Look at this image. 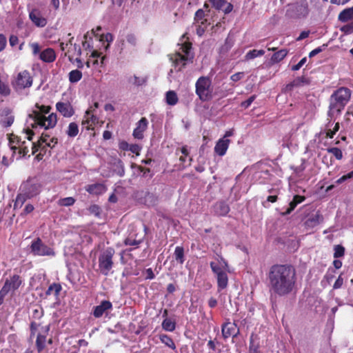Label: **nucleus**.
Listing matches in <instances>:
<instances>
[{"instance_id":"obj_1","label":"nucleus","mask_w":353,"mask_h":353,"mask_svg":"<svg viewBox=\"0 0 353 353\" xmlns=\"http://www.w3.org/2000/svg\"><path fill=\"white\" fill-rule=\"evenodd\" d=\"M267 280L270 291L279 296H287L296 290V271L292 265H272L267 274Z\"/></svg>"},{"instance_id":"obj_2","label":"nucleus","mask_w":353,"mask_h":353,"mask_svg":"<svg viewBox=\"0 0 353 353\" xmlns=\"http://www.w3.org/2000/svg\"><path fill=\"white\" fill-rule=\"evenodd\" d=\"M37 108L29 114V118L32 119L34 123L31 124L32 128L37 127L43 128L45 130L52 129L57 125V115L56 113H51L46 116L51 110L50 105L35 104Z\"/></svg>"},{"instance_id":"obj_3","label":"nucleus","mask_w":353,"mask_h":353,"mask_svg":"<svg viewBox=\"0 0 353 353\" xmlns=\"http://www.w3.org/2000/svg\"><path fill=\"white\" fill-rule=\"evenodd\" d=\"M41 189V184L36 177L28 178L23 182L19 188V193L17 194L14 208H20L26 201L31 199L39 194Z\"/></svg>"},{"instance_id":"obj_4","label":"nucleus","mask_w":353,"mask_h":353,"mask_svg":"<svg viewBox=\"0 0 353 353\" xmlns=\"http://www.w3.org/2000/svg\"><path fill=\"white\" fill-rule=\"evenodd\" d=\"M351 95V90L346 87H341L334 91L330 98L328 116L332 118L340 114L350 101Z\"/></svg>"},{"instance_id":"obj_5","label":"nucleus","mask_w":353,"mask_h":353,"mask_svg":"<svg viewBox=\"0 0 353 353\" xmlns=\"http://www.w3.org/2000/svg\"><path fill=\"white\" fill-rule=\"evenodd\" d=\"M195 92L201 101H210L213 97L211 79L208 77H200L195 83Z\"/></svg>"},{"instance_id":"obj_6","label":"nucleus","mask_w":353,"mask_h":353,"mask_svg":"<svg viewBox=\"0 0 353 353\" xmlns=\"http://www.w3.org/2000/svg\"><path fill=\"white\" fill-rule=\"evenodd\" d=\"M30 253L34 256L54 257L56 252L52 246L46 244L40 237L34 239L29 245Z\"/></svg>"},{"instance_id":"obj_7","label":"nucleus","mask_w":353,"mask_h":353,"mask_svg":"<svg viewBox=\"0 0 353 353\" xmlns=\"http://www.w3.org/2000/svg\"><path fill=\"white\" fill-rule=\"evenodd\" d=\"M310 13L309 2L307 0H299L290 3L288 6L287 14L292 18H305Z\"/></svg>"},{"instance_id":"obj_8","label":"nucleus","mask_w":353,"mask_h":353,"mask_svg":"<svg viewBox=\"0 0 353 353\" xmlns=\"http://www.w3.org/2000/svg\"><path fill=\"white\" fill-rule=\"evenodd\" d=\"M33 79L29 71L25 70L19 72L12 80L11 85L16 92H20L32 85Z\"/></svg>"},{"instance_id":"obj_9","label":"nucleus","mask_w":353,"mask_h":353,"mask_svg":"<svg viewBox=\"0 0 353 353\" xmlns=\"http://www.w3.org/2000/svg\"><path fill=\"white\" fill-rule=\"evenodd\" d=\"M114 251L112 248H108L104 250L99 257V268L100 272L105 276H108L113 267V256Z\"/></svg>"},{"instance_id":"obj_10","label":"nucleus","mask_w":353,"mask_h":353,"mask_svg":"<svg viewBox=\"0 0 353 353\" xmlns=\"http://www.w3.org/2000/svg\"><path fill=\"white\" fill-rule=\"evenodd\" d=\"M170 59L172 62V65L176 71H181L185 68L188 61L192 62V59H189L188 57L183 55L180 52H176L170 55Z\"/></svg>"},{"instance_id":"obj_11","label":"nucleus","mask_w":353,"mask_h":353,"mask_svg":"<svg viewBox=\"0 0 353 353\" xmlns=\"http://www.w3.org/2000/svg\"><path fill=\"white\" fill-rule=\"evenodd\" d=\"M22 280L19 275L14 274L10 277V279H7L4 283L3 292H6L8 293L10 291H14L17 290L21 285Z\"/></svg>"},{"instance_id":"obj_12","label":"nucleus","mask_w":353,"mask_h":353,"mask_svg":"<svg viewBox=\"0 0 353 353\" xmlns=\"http://www.w3.org/2000/svg\"><path fill=\"white\" fill-rule=\"evenodd\" d=\"M148 126V121L145 117H142L137 123L134 129L132 136L134 139L141 140L144 138V132Z\"/></svg>"},{"instance_id":"obj_13","label":"nucleus","mask_w":353,"mask_h":353,"mask_svg":"<svg viewBox=\"0 0 353 353\" xmlns=\"http://www.w3.org/2000/svg\"><path fill=\"white\" fill-rule=\"evenodd\" d=\"M29 18L37 27L43 28L47 24V19L42 16L41 12L39 9L33 8L29 12Z\"/></svg>"},{"instance_id":"obj_14","label":"nucleus","mask_w":353,"mask_h":353,"mask_svg":"<svg viewBox=\"0 0 353 353\" xmlns=\"http://www.w3.org/2000/svg\"><path fill=\"white\" fill-rule=\"evenodd\" d=\"M56 109L64 117L70 118L74 114V110L69 102H57L56 103Z\"/></svg>"},{"instance_id":"obj_15","label":"nucleus","mask_w":353,"mask_h":353,"mask_svg":"<svg viewBox=\"0 0 353 353\" xmlns=\"http://www.w3.org/2000/svg\"><path fill=\"white\" fill-rule=\"evenodd\" d=\"M85 190L92 195H101L105 193L108 188L103 183H95L93 184L87 185L85 187Z\"/></svg>"},{"instance_id":"obj_16","label":"nucleus","mask_w":353,"mask_h":353,"mask_svg":"<svg viewBox=\"0 0 353 353\" xmlns=\"http://www.w3.org/2000/svg\"><path fill=\"white\" fill-rule=\"evenodd\" d=\"M236 327L237 325L235 323H231L230 321L224 323L221 327V333L224 339H227L230 336H236L239 333V331L235 333Z\"/></svg>"},{"instance_id":"obj_17","label":"nucleus","mask_w":353,"mask_h":353,"mask_svg":"<svg viewBox=\"0 0 353 353\" xmlns=\"http://www.w3.org/2000/svg\"><path fill=\"white\" fill-rule=\"evenodd\" d=\"M112 307V304L110 301H102L100 305L94 307L92 314L95 318H100L106 311L111 310Z\"/></svg>"},{"instance_id":"obj_18","label":"nucleus","mask_w":353,"mask_h":353,"mask_svg":"<svg viewBox=\"0 0 353 353\" xmlns=\"http://www.w3.org/2000/svg\"><path fill=\"white\" fill-rule=\"evenodd\" d=\"M212 6L217 10H222L225 14L232 12L233 6L230 3H228L225 0H208Z\"/></svg>"},{"instance_id":"obj_19","label":"nucleus","mask_w":353,"mask_h":353,"mask_svg":"<svg viewBox=\"0 0 353 353\" xmlns=\"http://www.w3.org/2000/svg\"><path fill=\"white\" fill-rule=\"evenodd\" d=\"M230 143V140L228 139H220L214 146V152L221 157L225 155L229 148Z\"/></svg>"},{"instance_id":"obj_20","label":"nucleus","mask_w":353,"mask_h":353,"mask_svg":"<svg viewBox=\"0 0 353 353\" xmlns=\"http://www.w3.org/2000/svg\"><path fill=\"white\" fill-rule=\"evenodd\" d=\"M2 115L4 118L1 121V125L4 128H8L12 125L14 121V116L12 114V111L9 108H6L3 110Z\"/></svg>"},{"instance_id":"obj_21","label":"nucleus","mask_w":353,"mask_h":353,"mask_svg":"<svg viewBox=\"0 0 353 353\" xmlns=\"http://www.w3.org/2000/svg\"><path fill=\"white\" fill-rule=\"evenodd\" d=\"M310 83L309 79L304 76L298 77L294 79L292 82L289 83L285 85V90L286 92L292 91L295 87H300L303 85H307Z\"/></svg>"},{"instance_id":"obj_22","label":"nucleus","mask_w":353,"mask_h":353,"mask_svg":"<svg viewBox=\"0 0 353 353\" xmlns=\"http://www.w3.org/2000/svg\"><path fill=\"white\" fill-rule=\"evenodd\" d=\"M50 137V135L49 134L43 132L41 137H39V140L37 142H33L32 144V154H35L37 151H39V149L43 150L46 148V146H43V148L41 147L44 144V143L48 141Z\"/></svg>"},{"instance_id":"obj_23","label":"nucleus","mask_w":353,"mask_h":353,"mask_svg":"<svg viewBox=\"0 0 353 353\" xmlns=\"http://www.w3.org/2000/svg\"><path fill=\"white\" fill-rule=\"evenodd\" d=\"M323 221V216L317 212L315 214L310 216L304 223L307 228H313Z\"/></svg>"},{"instance_id":"obj_24","label":"nucleus","mask_w":353,"mask_h":353,"mask_svg":"<svg viewBox=\"0 0 353 353\" xmlns=\"http://www.w3.org/2000/svg\"><path fill=\"white\" fill-rule=\"evenodd\" d=\"M305 200V197L304 196L301 195H295L293 197V199L290 203H289V207L287 208V210L281 212V214L282 216H286L290 214L297 206L298 204L303 202Z\"/></svg>"},{"instance_id":"obj_25","label":"nucleus","mask_w":353,"mask_h":353,"mask_svg":"<svg viewBox=\"0 0 353 353\" xmlns=\"http://www.w3.org/2000/svg\"><path fill=\"white\" fill-rule=\"evenodd\" d=\"M39 59L46 63H52L56 59V53L52 48H48L39 54Z\"/></svg>"},{"instance_id":"obj_26","label":"nucleus","mask_w":353,"mask_h":353,"mask_svg":"<svg viewBox=\"0 0 353 353\" xmlns=\"http://www.w3.org/2000/svg\"><path fill=\"white\" fill-rule=\"evenodd\" d=\"M48 331L49 327L48 326L44 334L39 333L37 336L35 345L39 353L41 352L45 349Z\"/></svg>"},{"instance_id":"obj_27","label":"nucleus","mask_w":353,"mask_h":353,"mask_svg":"<svg viewBox=\"0 0 353 353\" xmlns=\"http://www.w3.org/2000/svg\"><path fill=\"white\" fill-rule=\"evenodd\" d=\"M230 212L229 205L224 201L217 202L214 205V213L217 216H224Z\"/></svg>"},{"instance_id":"obj_28","label":"nucleus","mask_w":353,"mask_h":353,"mask_svg":"<svg viewBox=\"0 0 353 353\" xmlns=\"http://www.w3.org/2000/svg\"><path fill=\"white\" fill-rule=\"evenodd\" d=\"M259 337L252 332L250 337L249 350L250 353H260L259 349Z\"/></svg>"},{"instance_id":"obj_29","label":"nucleus","mask_w":353,"mask_h":353,"mask_svg":"<svg viewBox=\"0 0 353 353\" xmlns=\"http://www.w3.org/2000/svg\"><path fill=\"white\" fill-rule=\"evenodd\" d=\"M338 20L343 23L353 20V6L343 10L338 16Z\"/></svg>"},{"instance_id":"obj_30","label":"nucleus","mask_w":353,"mask_h":353,"mask_svg":"<svg viewBox=\"0 0 353 353\" xmlns=\"http://www.w3.org/2000/svg\"><path fill=\"white\" fill-rule=\"evenodd\" d=\"M61 290L62 286L59 283H53L49 285L48 290L46 291V295L48 296L53 294L57 299Z\"/></svg>"},{"instance_id":"obj_31","label":"nucleus","mask_w":353,"mask_h":353,"mask_svg":"<svg viewBox=\"0 0 353 353\" xmlns=\"http://www.w3.org/2000/svg\"><path fill=\"white\" fill-rule=\"evenodd\" d=\"M8 141L9 146L10 150L12 151V156H14L17 152V148H19L18 145L21 143V140L18 136L11 134L8 137Z\"/></svg>"},{"instance_id":"obj_32","label":"nucleus","mask_w":353,"mask_h":353,"mask_svg":"<svg viewBox=\"0 0 353 353\" xmlns=\"http://www.w3.org/2000/svg\"><path fill=\"white\" fill-rule=\"evenodd\" d=\"M217 280V288L218 291H221L225 289L228 285V276L227 272L221 274L216 276Z\"/></svg>"},{"instance_id":"obj_33","label":"nucleus","mask_w":353,"mask_h":353,"mask_svg":"<svg viewBox=\"0 0 353 353\" xmlns=\"http://www.w3.org/2000/svg\"><path fill=\"white\" fill-rule=\"evenodd\" d=\"M174 256L177 263L182 265L185 261L184 248L182 246H176L174 250Z\"/></svg>"},{"instance_id":"obj_34","label":"nucleus","mask_w":353,"mask_h":353,"mask_svg":"<svg viewBox=\"0 0 353 353\" xmlns=\"http://www.w3.org/2000/svg\"><path fill=\"white\" fill-rule=\"evenodd\" d=\"M288 52L286 49L280 50L272 54L271 61L273 63H279L287 56Z\"/></svg>"},{"instance_id":"obj_35","label":"nucleus","mask_w":353,"mask_h":353,"mask_svg":"<svg viewBox=\"0 0 353 353\" xmlns=\"http://www.w3.org/2000/svg\"><path fill=\"white\" fill-rule=\"evenodd\" d=\"M68 78L70 83H77L81 79L82 72L79 70H73L69 72Z\"/></svg>"},{"instance_id":"obj_36","label":"nucleus","mask_w":353,"mask_h":353,"mask_svg":"<svg viewBox=\"0 0 353 353\" xmlns=\"http://www.w3.org/2000/svg\"><path fill=\"white\" fill-rule=\"evenodd\" d=\"M160 341L161 343L165 344L166 346L169 347L172 350L176 349V345L173 339L167 334H161L159 336Z\"/></svg>"},{"instance_id":"obj_37","label":"nucleus","mask_w":353,"mask_h":353,"mask_svg":"<svg viewBox=\"0 0 353 353\" xmlns=\"http://www.w3.org/2000/svg\"><path fill=\"white\" fill-rule=\"evenodd\" d=\"M79 133V126L77 123L71 122L70 123L68 130H66V134L69 137H75L77 136Z\"/></svg>"},{"instance_id":"obj_38","label":"nucleus","mask_w":353,"mask_h":353,"mask_svg":"<svg viewBox=\"0 0 353 353\" xmlns=\"http://www.w3.org/2000/svg\"><path fill=\"white\" fill-rule=\"evenodd\" d=\"M162 327L165 331L173 332L176 328V323L170 319L165 318L162 322Z\"/></svg>"},{"instance_id":"obj_39","label":"nucleus","mask_w":353,"mask_h":353,"mask_svg":"<svg viewBox=\"0 0 353 353\" xmlns=\"http://www.w3.org/2000/svg\"><path fill=\"white\" fill-rule=\"evenodd\" d=\"M178 97L174 91L170 90L166 93V103L174 105L178 102Z\"/></svg>"},{"instance_id":"obj_40","label":"nucleus","mask_w":353,"mask_h":353,"mask_svg":"<svg viewBox=\"0 0 353 353\" xmlns=\"http://www.w3.org/2000/svg\"><path fill=\"white\" fill-rule=\"evenodd\" d=\"M205 14L203 9H199L196 10L194 14V21L196 23H200L201 25H204L207 23V19H205Z\"/></svg>"},{"instance_id":"obj_41","label":"nucleus","mask_w":353,"mask_h":353,"mask_svg":"<svg viewBox=\"0 0 353 353\" xmlns=\"http://www.w3.org/2000/svg\"><path fill=\"white\" fill-rule=\"evenodd\" d=\"M147 77H138L137 75H134L133 77L129 79V82L132 83L133 85L136 86L143 85L147 82Z\"/></svg>"},{"instance_id":"obj_42","label":"nucleus","mask_w":353,"mask_h":353,"mask_svg":"<svg viewBox=\"0 0 353 353\" xmlns=\"http://www.w3.org/2000/svg\"><path fill=\"white\" fill-rule=\"evenodd\" d=\"M210 265L212 272L216 275V276L220 275L221 274L227 272L219 264L214 261H211Z\"/></svg>"},{"instance_id":"obj_43","label":"nucleus","mask_w":353,"mask_h":353,"mask_svg":"<svg viewBox=\"0 0 353 353\" xmlns=\"http://www.w3.org/2000/svg\"><path fill=\"white\" fill-rule=\"evenodd\" d=\"M75 201H76V200L74 198H73L72 196H69V197L60 199L58 201V204L60 206L69 207V206L73 205L74 204Z\"/></svg>"},{"instance_id":"obj_44","label":"nucleus","mask_w":353,"mask_h":353,"mask_svg":"<svg viewBox=\"0 0 353 353\" xmlns=\"http://www.w3.org/2000/svg\"><path fill=\"white\" fill-rule=\"evenodd\" d=\"M94 110L92 107H90L85 112V117H87L89 121L94 124V125L98 123L99 118L93 114Z\"/></svg>"},{"instance_id":"obj_45","label":"nucleus","mask_w":353,"mask_h":353,"mask_svg":"<svg viewBox=\"0 0 353 353\" xmlns=\"http://www.w3.org/2000/svg\"><path fill=\"white\" fill-rule=\"evenodd\" d=\"M265 54L263 50H252L247 52L245 55L246 59H252L257 57L263 56Z\"/></svg>"},{"instance_id":"obj_46","label":"nucleus","mask_w":353,"mask_h":353,"mask_svg":"<svg viewBox=\"0 0 353 353\" xmlns=\"http://www.w3.org/2000/svg\"><path fill=\"white\" fill-rule=\"evenodd\" d=\"M17 150L19 154L18 158H21L25 157L29 152L28 146L26 145V141H21L19 145H18Z\"/></svg>"},{"instance_id":"obj_47","label":"nucleus","mask_w":353,"mask_h":353,"mask_svg":"<svg viewBox=\"0 0 353 353\" xmlns=\"http://www.w3.org/2000/svg\"><path fill=\"white\" fill-rule=\"evenodd\" d=\"M328 153L332 154L337 160H341L343 158V152L339 148H328L327 149Z\"/></svg>"},{"instance_id":"obj_48","label":"nucleus","mask_w":353,"mask_h":353,"mask_svg":"<svg viewBox=\"0 0 353 353\" xmlns=\"http://www.w3.org/2000/svg\"><path fill=\"white\" fill-rule=\"evenodd\" d=\"M125 41L132 47H135L137 46V39L136 35L133 33H128L125 36Z\"/></svg>"},{"instance_id":"obj_49","label":"nucleus","mask_w":353,"mask_h":353,"mask_svg":"<svg viewBox=\"0 0 353 353\" xmlns=\"http://www.w3.org/2000/svg\"><path fill=\"white\" fill-rule=\"evenodd\" d=\"M334 250V257L335 259L340 258L345 254V248L341 245H335Z\"/></svg>"},{"instance_id":"obj_50","label":"nucleus","mask_w":353,"mask_h":353,"mask_svg":"<svg viewBox=\"0 0 353 353\" xmlns=\"http://www.w3.org/2000/svg\"><path fill=\"white\" fill-rule=\"evenodd\" d=\"M57 143H58L57 138L52 137L50 139L49 141H48L46 143H44V144L42 145L41 148H43V146H46V151H47L48 148L52 149L57 144Z\"/></svg>"},{"instance_id":"obj_51","label":"nucleus","mask_w":353,"mask_h":353,"mask_svg":"<svg viewBox=\"0 0 353 353\" xmlns=\"http://www.w3.org/2000/svg\"><path fill=\"white\" fill-rule=\"evenodd\" d=\"M192 48V43L189 41L184 42L181 44V50L185 54L184 55L188 57L189 52Z\"/></svg>"},{"instance_id":"obj_52","label":"nucleus","mask_w":353,"mask_h":353,"mask_svg":"<svg viewBox=\"0 0 353 353\" xmlns=\"http://www.w3.org/2000/svg\"><path fill=\"white\" fill-rule=\"evenodd\" d=\"M256 95H252L247 100L242 101L241 103V107L243 108L244 109H247L250 106V105L252 103V102L256 99Z\"/></svg>"},{"instance_id":"obj_53","label":"nucleus","mask_w":353,"mask_h":353,"mask_svg":"<svg viewBox=\"0 0 353 353\" xmlns=\"http://www.w3.org/2000/svg\"><path fill=\"white\" fill-rule=\"evenodd\" d=\"M83 128L87 130H94V124H92L87 117H83V119L81 122Z\"/></svg>"},{"instance_id":"obj_54","label":"nucleus","mask_w":353,"mask_h":353,"mask_svg":"<svg viewBox=\"0 0 353 353\" xmlns=\"http://www.w3.org/2000/svg\"><path fill=\"white\" fill-rule=\"evenodd\" d=\"M74 37H71L68 42H67L65 44L64 43H60V48L62 51H65V48H68V46H70V48H72V46L74 47V50H76L77 49V44H72V40H73Z\"/></svg>"},{"instance_id":"obj_55","label":"nucleus","mask_w":353,"mask_h":353,"mask_svg":"<svg viewBox=\"0 0 353 353\" xmlns=\"http://www.w3.org/2000/svg\"><path fill=\"white\" fill-rule=\"evenodd\" d=\"M141 241L136 240V239H132L130 238H127L124 241V244L125 245H130V246H135L138 247L139 245L141 243Z\"/></svg>"},{"instance_id":"obj_56","label":"nucleus","mask_w":353,"mask_h":353,"mask_svg":"<svg viewBox=\"0 0 353 353\" xmlns=\"http://www.w3.org/2000/svg\"><path fill=\"white\" fill-rule=\"evenodd\" d=\"M141 150V147L138 144L130 145L129 150L137 156L139 155Z\"/></svg>"},{"instance_id":"obj_57","label":"nucleus","mask_w":353,"mask_h":353,"mask_svg":"<svg viewBox=\"0 0 353 353\" xmlns=\"http://www.w3.org/2000/svg\"><path fill=\"white\" fill-rule=\"evenodd\" d=\"M89 211L90 213L94 214L96 216H99L101 213L100 208L97 205H92L90 207Z\"/></svg>"},{"instance_id":"obj_58","label":"nucleus","mask_w":353,"mask_h":353,"mask_svg":"<svg viewBox=\"0 0 353 353\" xmlns=\"http://www.w3.org/2000/svg\"><path fill=\"white\" fill-rule=\"evenodd\" d=\"M30 46L32 50V54L34 55H37L38 54H40V46L38 43H32L30 44Z\"/></svg>"},{"instance_id":"obj_59","label":"nucleus","mask_w":353,"mask_h":353,"mask_svg":"<svg viewBox=\"0 0 353 353\" xmlns=\"http://www.w3.org/2000/svg\"><path fill=\"white\" fill-rule=\"evenodd\" d=\"M219 265L223 268V270H225V271L230 272L229 264L228 261L222 256L220 257Z\"/></svg>"},{"instance_id":"obj_60","label":"nucleus","mask_w":353,"mask_h":353,"mask_svg":"<svg viewBox=\"0 0 353 353\" xmlns=\"http://www.w3.org/2000/svg\"><path fill=\"white\" fill-rule=\"evenodd\" d=\"M306 61H307V58L303 57V59H301L300 60V61L297 64H296L292 67V70L293 71L299 70L306 63Z\"/></svg>"},{"instance_id":"obj_61","label":"nucleus","mask_w":353,"mask_h":353,"mask_svg":"<svg viewBox=\"0 0 353 353\" xmlns=\"http://www.w3.org/2000/svg\"><path fill=\"white\" fill-rule=\"evenodd\" d=\"M6 44V37L3 34H0V52L3 51L5 49Z\"/></svg>"},{"instance_id":"obj_62","label":"nucleus","mask_w":353,"mask_h":353,"mask_svg":"<svg viewBox=\"0 0 353 353\" xmlns=\"http://www.w3.org/2000/svg\"><path fill=\"white\" fill-rule=\"evenodd\" d=\"M343 284V279L342 278L341 275H339L338 279L336 280L333 288L334 289H339L341 288V286Z\"/></svg>"},{"instance_id":"obj_63","label":"nucleus","mask_w":353,"mask_h":353,"mask_svg":"<svg viewBox=\"0 0 353 353\" xmlns=\"http://www.w3.org/2000/svg\"><path fill=\"white\" fill-rule=\"evenodd\" d=\"M38 326H39V325L36 322H34V321L31 322L30 325V336L31 337L34 336L36 331L37 330Z\"/></svg>"},{"instance_id":"obj_64","label":"nucleus","mask_w":353,"mask_h":353,"mask_svg":"<svg viewBox=\"0 0 353 353\" xmlns=\"http://www.w3.org/2000/svg\"><path fill=\"white\" fill-rule=\"evenodd\" d=\"M243 77V72H236L230 77V79L234 82H237Z\"/></svg>"}]
</instances>
